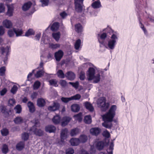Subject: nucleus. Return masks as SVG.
I'll return each instance as SVG.
<instances>
[{
  "instance_id": "nucleus-58",
  "label": "nucleus",
  "mask_w": 154,
  "mask_h": 154,
  "mask_svg": "<svg viewBox=\"0 0 154 154\" xmlns=\"http://www.w3.org/2000/svg\"><path fill=\"white\" fill-rule=\"evenodd\" d=\"M103 135L104 136L107 138H109L110 136L109 132L107 130H106L103 131Z\"/></svg>"
},
{
  "instance_id": "nucleus-63",
  "label": "nucleus",
  "mask_w": 154,
  "mask_h": 154,
  "mask_svg": "<svg viewBox=\"0 0 154 154\" xmlns=\"http://www.w3.org/2000/svg\"><path fill=\"white\" fill-rule=\"evenodd\" d=\"M5 33V29L2 26H0V35H2Z\"/></svg>"
},
{
  "instance_id": "nucleus-36",
  "label": "nucleus",
  "mask_w": 154,
  "mask_h": 154,
  "mask_svg": "<svg viewBox=\"0 0 154 154\" xmlns=\"http://www.w3.org/2000/svg\"><path fill=\"white\" fill-rule=\"evenodd\" d=\"M113 146V143L112 142L111 143L109 149L107 150V152L108 154H112Z\"/></svg>"
},
{
  "instance_id": "nucleus-11",
  "label": "nucleus",
  "mask_w": 154,
  "mask_h": 154,
  "mask_svg": "<svg viewBox=\"0 0 154 154\" xmlns=\"http://www.w3.org/2000/svg\"><path fill=\"white\" fill-rule=\"evenodd\" d=\"M3 26L9 29L12 26V24L11 21L8 20H5L3 21Z\"/></svg>"
},
{
  "instance_id": "nucleus-6",
  "label": "nucleus",
  "mask_w": 154,
  "mask_h": 154,
  "mask_svg": "<svg viewBox=\"0 0 154 154\" xmlns=\"http://www.w3.org/2000/svg\"><path fill=\"white\" fill-rule=\"evenodd\" d=\"M75 10L78 12H82L84 0H74Z\"/></svg>"
},
{
  "instance_id": "nucleus-17",
  "label": "nucleus",
  "mask_w": 154,
  "mask_h": 154,
  "mask_svg": "<svg viewBox=\"0 0 154 154\" xmlns=\"http://www.w3.org/2000/svg\"><path fill=\"white\" fill-rule=\"evenodd\" d=\"M70 143L72 146H76L80 143V140L78 138H72L70 140Z\"/></svg>"
},
{
  "instance_id": "nucleus-28",
  "label": "nucleus",
  "mask_w": 154,
  "mask_h": 154,
  "mask_svg": "<svg viewBox=\"0 0 154 154\" xmlns=\"http://www.w3.org/2000/svg\"><path fill=\"white\" fill-rule=\"evenodd\" d=\"M1 149L2 152L4 154H6L9 150L8 146L5 144L3 145Z\"/></svg>"
},
{
  "instance_id": "nucleus-46",
  "label": "nucleus",
  "mask_w": 154,
  "mask_h": 154,
  "mask_svg": "<svg viewBox=\"0 0 154 154\" xmlns=\"http://www.w3.org/2000/svg\"><path fill=\"white\" fill-rule=\"evenodd\" d=\"M81 43V41L80 39H79L77 40L75 44V48L76 49H78L80 46V44Z\"/></svg>"
},
{
  "instance_id": "nucleus-61",
  "label": "nucleus",
  "mask_w": 154,
  "mask_h": 154,
  "mask_svg": "<svg viewBox=\"0 0 154 154\" xmlns=\"http://www.w3.org/2000/svg\"><path fill=\"white\" fill-rule=\"evenodd\" d=\"M60 85L63 87H65L66 85V82L64 80H61L60 81Z\"/></svg>"
},
{
  "instance_id": "nucleus-55",
  "label": "nucleus",
  "mask_w": 154,
  "mask_h": 154,
  "mask_svg": "<svg viewBox=\"0 0 154 154\" xmlns=\"http://www.w3.org/2000/svg\"><path fill=\"white\" fill-rule=\"evenodd\" d=\"M69 83L75 88H77L79 87V84L78 82H69Z\"/></svg>"
},
{
  "instance_id": "nucleus-38",
  "label": "nucleus",
  "mask_w": 154,
  "mask_h": 154,
  "mask_svg": "<svg viewBox=\"0 0 154 154\" xmlns=\"http://www.w3.org/2000/svg\"><path fill=\"white\" fill-rule=\"evenodd\" d=\"M75 30L78 32H80L82 31V26L79 23L75 25Z\"/></svg>"
},
{
  "instance_id": "nucleus-29",
  "label": "nucleus",
  "mask_w": 154,
  "mask_h": 154,
  "mask_svg": "<svg viewBox=\"0 0 154 154\" xmlns=\"http://www.w3.org/2000/svg\"><path fill=\"white\" fill-rule=\"evenodd\" d=\"M85 104L87 109L90 111H92L93 110L94 108L91 104L88 102H86Z\"/></svg>"
},
{
  "instance_id": "nucleus-30",
  "label": "nucleus",
  "mask_w": 154,
  "mask_h": 154,
  "mask_svg": "<svg viewBox=\"0 0 154 154\" xmlns=\"http://www.w3.org/2000/svg\"><path fill=\"white\" fill-rule=\"evenodd\" d=\"M59 27V23L57 22L54 23L51 27V30L52 31L57 30Z\"/></svg>"
},
{
  "instance_id": "nucleus-1",
  "label": "nucleus",
  "mask_w": 154,
  "mask_h": 154,
  "mask_svg": "<svg viewBox=\"0 0 154 154\" xmlns=\"http://www.w3.org/2000/svg\"><path fill=\"white\" fill-rule=\"evenodd\" d=\"M116 106L115 105L111 106L109 111L102 116V118L104 122L102 124V125L107 128H110L112 126L111 122L116 114Z\"/></svg>"
},
{
  "instance_id": "nucleus-4",
  "label": "nucleus",
  "mask_w": 154,
  "mask_h": 154,
  "mask_svg": "<svg viewBox=\"0 0 154 154\" xmlns=\"http://www.w3.org/2000/svg\"><path fill=\"white\" fill-rule=\"evenodd\" d=\"M117 39V36L115 34H113L111 36L110 39H109L107 41L106 44H104L106 48L107 49L111 50H113L115 47L116 42V40Z\"/></svg>"
},
{
  "instance_id": "nucleus-16",
  "label": "nucleus",
  "mask_w": 154,
  "mask_h": 154,
  "mask_svg": "<svg viewBox=\"0 0 154 154\" xmlns=\"http://www.w3.org/2000/svg\"><path fill=\"white\" fill-rule=\"evenodd\" d=\"M46 103L45 100L42 98H38L37 100V105L39 107H43Z\"/></svg>"
},
{
  "instance_id": "nucleus-32",
  "label": "nucleus",
  "mask_w": 154,
  "mask_h": 154,
  "mask_svg": "<svg viewBox=\"0 0 154 154\" xmlns=\"http://www.w3.org/2000/svg\"><path fill=\"white\" fill-rule=\"evenodd\" d=\"M24 145V142H20L17 145L16 149L18 150H21L23 148Z\"/></svg>"
},
{
  "instance_id": "nucleus-33",
  "label": "nucleus",
  "mask_w": 154,
  "mask_h": 154,
  "mask_svg": "<svg viewBox=\"0 0 154 154\" xmlns=\"http://www.w3.org/2000/svg\"><path fill=\"white\" fill-rule=\"evenodd\" d=\"M80 131L77 128H75L71 130L70 132V134L72 136H74L79 133Z\"/></svg>"
},
{
  "instance_id": "nucleus-13",
  "label": "nucleus",
  "mask_w": 154,
  "mask_h": 154,
  "mask_svg": "<svg viewBox=\"0 0 154 154\" xmlns=\"http://www.w3.org/2000/svg\"><path fill=\"white\" fill-rule=\"evenodd\" d=\"M27 105L29 112L31 113L34 112L35 110V108L33 103L30 101H29L28 102Z\"/></svg>"
},
{
  "instance_id": "nucleus-8",
  "label": "nucleus",
  "mask_w": 154,
  "mask_h": 154,
  "mask_svg": "<svg viewBox=\"0 0 154 154\" xmlns=\"http://www.w3.org/2000/svg\"><path fill=\"white\" fill-rule=\"evenodd\" d=\"M60 104L56 102H54L52 105L49 106L48 109L50 111H54L60 108Z\"/></svg>"
},
{
  "instance_id": "nucleus-18",
  "label": "nucleus",
  "mask_w": 154,
  "mask_h": 154,
  "mask_svg": "<svg viewBox=\"0 0 154 154\" xmlns=\"http://www.w3.org/2000/svg\"><path fill=\"white\" fill-rule=\"evenodd\" d=\"M71 118L65 116L63 118L61 125L62 126H65L71 120Z\"/></svg>"
},
{
  "instance_id": "nucleus-34",
  "label": "nucleus",
  "mask_w": 154,
  "mask_h": 154,
  "mask_svg": "<svg viewBox=\"0 0 154 154\" xmlns=\"http://www.w3.org/2000/svg\"><path fill=\"white\" fill-rule=\"evenodd\" d=\"M82 114L81 112H80L78 114L75 115L73 117L75 120H78L79 122L82 120Z\"/></svg>"
},
{
  "instance_id": "nucleus-40",
  "label": "nucleus",
  "mask_w": 154,
  "mask_h": 154,
  "mask_svg": "<svg viewBox=\"0 0 154 154\" xmlns=\"http://www.w3.org/2000/svg\"><path fill=\"white\" fill-rule=\"evenodd\" d=\"M57 74L58 76L60 78H63L65 76V75L61 70H59L57 72Z\"/></svg>"
},
{
  "instance_id": "nucleus-52",
  "label": "nucleus",
  "mask_w": 154,
  "mask_h": 154,
  "mask_svg": "<svg viewBox=\"0 0 154 154\" xmlns=\"http://www.w3.org/2000/svg\"><path fill=\"white\" fill-rule=\"evenodd\" d=\"M81 97V95L79 94H76L71 97V100H78Z\"/></svg>"
},
{
  "instance_id": "nucleus-31",
  "label": "nucleus",
  "mask_w": 154,
  "mask_h": 154,
  "mask_svg": "<svg viewBox=\"0 0 154 154\" xmlns=\"http://www.w3.org/2000/svg\"><path fill=\"white\" fill-rule=\"evenodd\" d=\"M104 146V143L103 141L98 142L96 144L97 149L99 150H101L103 148Z\"/></svg>"
},
{
  "instance_id": "nucleus-42",
  "label": "nucleus",
  "mask_w": 154,
  "mask_h": 154,
  "mask_svg": "<svg viewBox=\"0 0 154 154\" xmlns=\"http://www.w3.org/2000/svg\"><path fill=\"white\" fill-rule=\"evenodd\" d=\"M35 33V32L32 29H29L25 33V36H29L30 35H34Z\"/></svg>"
},
{
  "instance_id": "nucleus-20",
  "label": "nucleus",
  "mask_w": 154,
  "mask_h": 154,
  "mask_svg": "<svg viewBox=\"0 0 154 154\" xmlns=\"http://www.w3.org/2000/svg\"><path fill=\"white\" fill-rule=\"evenodd\" d=\"M71 109L72 112H77L79 110L80 107L79 105L74 104L71 106Z\"/></svg>"
},
{
  "instance_id": "nucleus-50",
  "label": "nucleus",
  "mask_w": 154,
  "mask_h": 154,
  "mask_svg": "<svg viewBox=\"0 0 154 154\" xmlns=\"http://www.w3.org/2000/svg\"><path fill=\"white\" fill-rule=\"evenodd\" d=\"M61 100L64 103H67L72 100L71 97L68 98L62 97L61 98Z\"/></svg>"
},
{
  "instance_id": "nucleus-60",
  "label": "nucleus",
  "mask_w": 154,
  "mask_h": 154,
  "mask_svg": "<svg viewBox=\"0 0 154 154\" xmlns=\"http://www.w3.org/2000/svg\"><path fill=\"white\" fill-rule=\"evenodd\" d=\"M5 11V6L4 5L0 3V13L3 12Z\"/></svg>"
},
{
  "instance_id": "nucleus-48",
  "label": "nucleus",
  "mask_w": 154,
  "mask_h": 154,
  "mask_svg": "<svg viewBox=\"0 0 154 154\" xmlns=\"http://www.w3.org/2000/svg\"><path fill=\"white\" fill-rule=\"evenodd\" d=\"M8 131L6 128H3L1 131V132L2 135L5 136L7 135L8 134Z\"/></svg>"
},
{
  "instance_id": "nucleus-24",
  "label": "nucleus",
  "mask_w": 154,
  "mask_h": 154,
  "mask_svg": "<svg viewBox=\"0 0 154 154\" xmlns=\"http://www.w3.org/2000/svg\"><path fill=\"white\" fill-rule=\"evenodd\" d=\"M10 48V47L8 46L7 47L5 48L2 47L0 48V51L2 54H4V53H6V55H7L9 51Z\"/></svg>"
},
{
  "instance_id": "nucleus-5",
  "label": "nucleus",
  "mask_w": 154,
  "mask_h": 154,
  "mask_svg": "<svg viewBox=\"0 0 154 154\" xmlns=\"http://www.w3.org/2000/svg\"><path fill=\"white\" fill-rule=\"evenodd\" d=\"M106 98L103 97L100 98L97 101L98 106L103 109V111H105L108 108L109 106V103H106Z\"/></svg>"
},
{
  "instance_id": "nucleus-54",
  "label": "nucleus",
  "mask_w": 154,
  "mask_h": 154,
  "mask_svg": "<svg viewBox=\"0 0 154 154\" xmlns=\"http://www.w3.org/2000/svg\"><path fill=\"white\" fill-rule=\"evenodd\" d=\"M22 137L23 140H27L29 137L28 134L27 133L25 132L22 134Z\"/></svg>"
},
{
  "instance_id": "nucleus-62",
  "label": "nucleus",
  "mask_w": 154,
  "mask_h": 154,
  "mask_svg": "<svg viewBox=\"0 0 154 154\" xmlns=\"http://www.w3.org/2000/svg\"><path fill=\"white\" fill-rule=\"evenodd\" d=\"M9 104L11 105H13L15 103L14 99H10L8 101Z\"/></svg>"
},
{
  "instance_id": "nucleus-7",
  "label": "nucleus",
  "mask_w": 154,
  "mask_h": 154,
  "mask_svg": "<svg viewBox=\"0 0 154 154\" xmlns=\"http://www.w3.org/2000/svg\"><path fill=\"white\" fill-rule=\"evenodd\" d=\"M0 110L4 114L5 117H8L10 115V113L11 112V110L8 109L7 108V107L4 105H1L0 106Z\"/></svg>"
},
{
  "instance_id": "nucleus-26",
  "label": "nucleus",
  "mask_w": 154,
  "mask_h": 154,
  "mask_svg": "<svg viewBox=\"0 0 154 154\" xmlns=\"http://www.w3.org/2000/svg\"><path fill=\"white\" fill-rule=\"evenodd\" d=\"M60 117L58 115L55 116L52 119L53 123L55 124H58L60 122Z\"/></svg>"
},
{
  "instance_id": "nucleus-51",
  "label": "nucleus",
  "mask_w": 154,
  "mask_h": 154,
  "mask_svg": "<svg viewBox=\"0 0 154 154\" xmlns=\"http://www.w3.org/2000/svg\"><path fill=\"white\" fill-rule=\"evenodd\" d=\"M8 35L10 37L13 36L14 35V28L12 29H10L8 31Z\"/></svg>"
},
{
  "instance_id": "nucleus-2",
  "label": "nucleus",
  "mask_w": 154,
  "mask_h": 154,
  "mask_svg": "<svg viewBox=\"0 0 154 154\" xmlns=\"http://www.w3.org/2000/svg\"><path fill=\"white\" fill-rule=\"evenodd\" d=\"M95 70L93 68H90L87 74V78L88 81L93 80L94 82L97 83L100 79V75L99 73L95 72Z\"/></svg>"
},
{
  "instance_id": "nucleus-10",
  "label": "nucleus",
  "mask_w": 154,
  "mask_h": 154,
  "mask_svg": "<svg viewBox=\"0 0 154 154\" xmlns=\"http://www.w3.org/2000/svg\"><path fill=\"white\" fill-rule=\"evenodd\" d=\"M63 55V52L61 50H60L55 53L54 57L57 61H60Z\"/></svg>"
},
{
  "instance_id": "nucleus-12",
  "label": "nucleus",
  "mask_w": 154,
  "mask_h": 154,
  "mask_svg": "<svg viewBox=\"0 0 154 154\" xmlns=\"http://www.w3.org/2000/svg\"><path fill=\"white\" fill-rule=\"evenodd\" d=\"M65 76L68 79L70 80H72L75 79V75L73 72L69 71L66 73Z\"/></svg>"
},
{
  "instance_id": "nucleus-3",
  "label": "nucleus",
  "mask_w": 154,
  "mask_h": 154,
  "mask_svg": "<svg viewBox=\"0 0 154 154\" xmlns=\"http://www.w3.org/2000/svg\"><path fill=\"white\" fill-rule=\"evenodd\" d=\"M32 122L35 123V125L30 129V134H35L39 136L42 135L43 134L42 131L40 129H38L36 128L39 125L38 120L35 119L32 121Z\"/></svg>"
},
{
  "instance_id": "nucleus-57",
  "label": "nucleus",
  "mask_w": 154,
  "mask_h": 154,
  "mask_svg": "<svg viewBox=\"0 0 154 154\" xmlns=\"http://www.w3.org/2000/svg\"><path fill=\"white\" fill-rule=\"evenodd\" d=\"M74 153V150L71 148L68 149L66 150V154H73Z\"/></svg>"
},
{
  "instance_id": "nucleus-15",
  "label": "nucleus",
  "mask_w": 154,
  "mask_h": 154,
  "mask_svg": "<svg viewBox=\"0 0 154 154\" xmlns=\"http://www.w3.org/2000/svg\"><path fill=\"white\" fill-rule=\"evenodd\" d=\"M100 130L98 128H93L90 130L91 133L93 135L97 136L100 132Z\"/></svg>"
},
{
  "instance_id": "nucleus-19",
  "label": "nucleus",
  "mask_w": 154,
  "mask_h": 154,
  "mask_svg": "<svg viewBox=\"0 0 154 154\" xmlns=\"http://www.w3.org/2000/svg\"><path fill=\"white\" fill-rule=\"evenodd\" d=\"M93 1L94 2L92 4V6L94 8H98L101 6L99 0H93Z\"/></svg>"
},
{
  "instance_id": "nucleus-53",
  "label": "nucleus",
  "mask_w": 154,
  "mask_h": 154,
  "mask_svg": "<svg viewBox=\"0 0 154 154\" xmlns=\"http://www.w3.org/2000/svg\"><path fill=\"white\" fill-rule=\"evenodd\" d=\"M18 88L16 85H14L11 90V92L13 94H15L17 91Z\"/></svg>"
},
{
  "instance_id": "nucleus-27",
  "label": "nucleus",
  "mask_w": 154,
  "mask_h": 154,
  "mask_svg": "<svg viewBox=\"0 0 154 154\" xmlns=\"http://www.w3.org/2000/svg\"><path fill=\"white\" fill-rule=\"evenodd\" d=\"M14 30L17 37L20 36L23 34V31L21 29L14 28Z\"/></svg>"
},
{
  "instance_id": "nucleus-35",
  "label": "nucleus",
  "mask_w": 154,
  "mask_h": 154,
  "mask_svg": "<svg viewBox=\"0 0 154 154\" xmlns=\"http://www.w3.org/2000/svg\"><path fill=\"white\" fill-rule=\"evenodd\" d=\"M85 122L87 124H90L91 122V116H86L84 119Z\"/></svg>"
},
{
  "instance_id": "nucleus-9",
  "label": "nucleus",
  "mask_w": 154,
  "mask_h": 154,
  "mask_svg": "<svg viewBox=\"0 0 154 154\" xmlns=\"http://www.w3.org/2000/svg\"><path fill=\"white\" fill-rule=\"evenodd\" d=\"M68 132V130L67 129L65 128L62 130L60 135L62 142H63V140L67 138Z\"/></svg>"
},
{
  "instance_id": "nucleus-43",
  "label": "nucleus",
  "mask_w": 154,
  "mask_h": 154,
  "mask_svg": "<svg viewBox=\"0 0 154 154\" xmlns=\"http://www.w3.org/2000/svg\"><path fill=\"white\" fill-rule=\"evenodd\" d=\"M49 84L55 87H57L58 85L57 84V81L55 79H51L49 81Z\"/></svg>"
},
{
  "instance_id": "nucleus-41",
  "label": "nucleus",
  "mask_w": 154,
  "mask_h": 154,
  "mask_svg": "<svg viewBox=\"0 0 154 154\" xmlns=\"http://www.w3.org/2000/svg\"><path fill=\"white\" fill-rule=\"evenodd\" d=\"M52 36L56 41H58L60 38V33L59 32L53 33Z\"/></svg>"
},
{
  "instance_id": "nucleus-47",
  "label": "nucleus",
  "mask_w": 154,
  "mask_h": 154,
  "mask_svg": "<svg viewBox=\"0 0 154 154\" xmlns=\"http://www.w3.org/2000/svg\"><path fill=\"white\" fill-rule=\"evenodd\" d=\"M60 47V45L59 44H53L52 43H50L49 45V48L53 49L59 48Z\"/></svg>"
},
{
  "instance_id": "nucleus-37",
  "label": "nucleus",
  "mask_w": 154,
  "mask_h": 154,
  "mask_svg": "<svg viewBox=\"0 0 154 154\" xmlns=\"http://www.w3.org/2000/svg\"><path fill=\"white\" fill-rule=\"evenodd\" d=\"M88 140L87 137L84 135H82L80 136V143H85Z\"/></svg>"
},
{
  "instance_id": "nucleus-21",
  "label": "nucleus",
  "mask_w": 154,
  "mask_h": 154,
  "mask_svg": "<svg viewBox=\"0 0 154 154\" xmlns=\"http://www.w3.org/2000/svg\"><path fill=\"white\" fill-rule=\"evenodd\" d=\"M8 11L7 13V15L9 17L12 16L14 7L13 5H8Z\"/></svg>"
},
{
  "instance_id": "nucleus-45",
  "label": "nucleus",
  "mask_w": 154,
  "mask_h": 154,
  "mask_svg": "<svg viewBox=\"0 0 154 154\" xmlns=\"http://www.w3.org/2000/svg\"><path fill=\"white\" fill-rule=\"evenodd\" d=\"M43 71L41 70L37 72L36 73L35 75V76L38 78L40 77L43 75Z\"/></svg>"
},
{
  "instance_id": "nucleus-14",
  "label": "nucleus",
  "mask_w": 154,
  "mask_h": 154,
  "mask_svg": "<svg viewBox=\"0 0 154 154\" xmlns=\"http://www.w3.org/2000/svg\"><path fill=\"white\" fill-rule=\"evenodd\" d=\"M56 130V128L52 125H48L45 128L46 131L49 133L54 132Z\"/></svg>"
},
{
  "instance_id": "nucleus-39",
  "label": "nucleus",
  "mask_w": 154,
  "mask_h": 154,
  "mask_svg": "<svg viewBox=\"0 0 154 154\" xmlns=\"http://www.w3.org/2000/svg\"><path fill=\"white\" fill-rule=\"evenodd\" d=\"M16 113H20L22 111V108L21 106L20 105H17L14 108Z\"/></svg>"
},
{
  "instance_id": "nucleus-23",
  "label": "nucleus",
  "mask_w": 154,
  "mask_h": 154,
  "mask_svg": "<svg viewBox=\"0 0 154 154\" xmlns=\"http://www.w3.org/2000/svg\"><path fill=\"white\" fill-rule=\"evenodd\" d=\"M32 3L30 2H29L25 3L22 6V9L24 11H26L30 7Z\"/></svg>"
},
{
  "instance_id": "nucleus-64",
  "label": "nucleus",
  "mask_w": 154,
  "mask_h": 154,
  "mask_svg": "<svg viewBox=\"0 0 154 154\" xmlns=\"http://www.w3.org/2000/svg\"><path fill=\"white\" fill-rule=\"evenodd\" d=\"M7 90L6 88L3 89L0 92V94L1 96H3L6 93Z\"/></svg>"
},
{
  "instance_id": "nucleus-59",
  "label": "nucleus",
  "mask_w": 154,
  "mask_h": 154,
  "mask_svg": "<svg viewBox=\"0 0 154 154\" xmlns=\"http://www.w3.org/2000/svg\"><path fill=\"white\" fill-rule=\"evenodd\" d=\"M79 78L82 80H84L85 78V73L84 72H82L80 75Z\"/></svg>"
},
{
  "instance_id": "nucleus-44",
  "label": "nucleus",
  "mask_w": 154,
  "mask_h": 154,
  "mask_svg": "<svg viewBox=\"0 0 154 154\" xmlns=\"http://www.w3.org/2000/svg\"><path fill=\"white\" fill-rule=\"evenodd\" d=\"M41 84L40 82L37 81L35 82L33 85V88L34 90H37Z\"/></svg>"
},
{
  "instance_id": "nucleus-25",
  "label": "nucleus",
  "mask_w": 154,
  "mask_h": 154,
  "mask_svg": "<svg viewBox=\"0 0 154 154\" xmlns=\"http://www.w3.org/2000/svg\"><path fill=\"white\" fill-rule=\"evenodd\" d=\"M14 122L15 124H19L23 123V119L21 117L18 116L16 117L14 119Z\"/></svg>"
},
{
  "instance_id": "nucleus-49",
  "label": "nucleus",
  "mask_w": 154,
  "mask_h": 154,
  "mask_svg": "<svg viewBox=\"0 0 154 154\" xmlns=\"http://www.w3.org/2000/svg\"><path fill=\"white\" fill-rule=\"evenodd\" d=\"M6 71L5 67V66L2 67L0 68V75L3 76L5 74Z\"/></svg>"
},
{
  "instance_id": "nucleus-22",
  "label": "nucleus",
  "mask_w": 154,
  "mask_h": 154,
  "mask_svg": "<svg viewBox=\"0 0 154 154\" xmlns=\"http://www.w3.org/2000/svg\"><path fill=\"white\" fill-rule=\"evenodd\" d=\"M107 35L106 33H103L102 34L100 37H98V40L100 44H104L103 40L106 37Z\"/></svg>"
},
{
  "instance_id": "nucleus-56",
  "label": "nucleus",
  "mask_w": 154,
  "mask_h": 154,
  "mask_svg": "<svg viewBox=\"0 0 154 154\" xmlns=\"http://www.w3.org/2000/svg\"><path fill=\"white\" fill-rule=\"evenodd\" d=\"M40 1L42 4V6L44 7L48 5L49 0H40Z\"/></svg>"
}]
</instances>
